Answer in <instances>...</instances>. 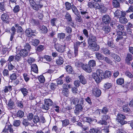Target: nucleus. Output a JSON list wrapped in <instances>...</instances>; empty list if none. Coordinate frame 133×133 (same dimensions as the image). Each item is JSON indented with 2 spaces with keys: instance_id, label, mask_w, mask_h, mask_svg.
<instances>
[{
  "instance_id": "obj_1",
  "label": "nucleus",
  "mask_w": 133,
  "mask_h": 133,
  "mask_svg": "<svg viewBox=\"0 0 133 133\" xmlns=\"http://www.w3.org/2000/svg\"><path fill=\"white\" fill-rule=\"evenodd\" d=\"M88 38L87 41L89 49L93 52L98 51L99 47L96 43V37L92 34H90Z\"/></svg>"
},
{
  "instance_id": "obj_2",
  "label": "nucleus",
  "mask_w": 133,
  "mask_h": 133,
  "mask_svg": "<svg viewBox=\"0 0 133 133\" xmlns=\"http://www.w3.org/2000/svg\"><path fill=\"white\" fill-rule=\"evenodd\" d=\"M102 70L97 69L96 72H94L92 74L93 78L95 79V81L97 83H99L103 79L102 75L103 74Z\"/></svg>"
},
{
  "instance_id": "obj_3",
  "label": "nucleus",
  "mask_w": 133,
  "mask_h": 133,
  "mask_svg": "<svg viewBox=\"0 0 133 133\" xmlns=\"http://www.w3.org/2000/svg\"><path fill=\"white\" fill-rule=\"evenodd\" d=\"M84 99L83 97L80 98L79 103L77 104L75 106L74 112L75 114H78L82 111L84 105Z\"/></svg>"
},
{
  "instance_id": "obj_4",
  "label": "nucleus",
  "mask_w": 133,
  "mask_h": 133,
  "mask_svg": "<svg viewBox=\"0 0 133 133\" xmlns=\"http://www.w3.org/2000/svg\"><path fill=\"white\" fill-rule=\"evenodd\" d=\"M125 118V116L124 115L119 113L117 115L118 121L122 125H124L127 123V122L124 120Z\"/></svg>"
},
{
  "instance_id": "obj_5",
  "label": "nucleus",
  "mask_w": 133,
  "mask_h": 133,
  "mask_svg": "<svg viewBox=\"0 0 133 133\" xmlns=\"http://www.w3.org/2000/svg\"><path fill=\"white\" fill-rule=\"evenodd\" d=\"M92 93L95 96L99 97L101 95V91L98 87L95 86L92 89Z\"/></svg>"
},
{
  "instance_id": "obj_6",
  "label": "nucleus",
  "mask_w": 133,
  "mask_h": 133,
  "mask_svg": "<svg viewBox=\"0 0 133 133\" xmlns=\"http://www.w3.org/2000/svg\"><path fill=\"white\" fill-rule=\"evenodd\" d=\"M116 27L115 26L114 28H116V30L117 33H121V34L126 35V33L124 29V25H116Z\"/></svg>"
},
{
  "instance_id": "obj_7",
  "label": "nucleus",
  "mask_w": 133,
  "mask_h": 133,
  "mask_svg": "<svg viewBox=\"0 0 133 133\" xmlns=\"http://www.w3.org/2000/svg\"><path fill=\"white\" fill-rule=\"evenodd\" d=\"M82 68L85 72L90 73L92 71V69L90 66L88 64H84L82 63L80 64Z\"/></svg>"
},
{
  "instance_id": "obj_8",
  "label": "nucleus",
  "mask_w": 133,
  "mask_h": 133,
  "mask_svg": "<svg viewBox=\"0 0 133 133\" xmlns=\"http://www.w3.org/2000/svg\"><path fill=\"white\" fill-rule=\"evenodd\" d=\"M67 85L64 84L63 85V88L62 89V93L63 95L66 97H68L69 94V90L67 88Z\"/></svg>"
},
{
  "instance_id": "obj_9",
  "label": "nucleus",
  "mask_w": 133,
  "mask_h": 133,
  "mask_svg": "<svg viewBox=\"0 0 133 133\" xmlns=\"http://www.w3.org/2000/svg\"><path fill=\"white\" fill-rule=\"evenodd\" d=\"M96 111L98 112L99 115L100 116L101 112L103 114H106L109 111V109L107 107H104L102 109H97Z\"/></svg>"
},
{
  "instance_id": "obj_10",
  "label": "nucleus",
  "mask_w": 133,
  "mask_h": 133,
  "mask_svg": "<svg viewBox=\"0 0 133 133\" xmlns=\"http://www.w3.org/2000/svg\"><path fill=\"white\" fill-rule=\"evenodd\" d=\"M126 35H124V34L120 33H117V38L116 39V41L118 42L120 40L124 39L123 42H125L126 39L127 38L126 37H124L123 36H125Z\"/></svg>"
},
{
  "instance_id": "obj_11",
  "label": "nucleus",
  "mask_w": 133,
  "mask_h": 133,
  "mask_svg": "<svg viewBox=\"0 0 133 133\" xmlns=\"http://www.w3.org/2000/svg\"><path fill=\"white\" fill-rule=\"evenodd\" d=\"M102 75L103 79L110 78L111 76L112 73L110 71L107 70L104 72L103 71Z\"/></svg>"
},
{
  "instance_id": "obj_12",
  "label": "nucleus",
  "mask_w": 133,
  "mask_h": 133,
  "mask_svg": "<svg viewBox=\"0 0 133 133\" xmlns=\"http://www.w3.org/2000/svg\"><path fill=\"white\" fill-rule=\"evenodd\" d=\"M96 9H99L102 13L105 12L107 10V8L102 5H100L98 3H96Z\"/></svg>"
},
{
  "instance_id": "obj_13",
  "label": "nucleus",
  "mask_w": 133,
  "mask_h": 133,
  "mask_svg": "<svg viewBox=\"0 0 133 133\" xmlns=\"http://www.w3.org/2000/svg\"><path fill=\"white\" fill-rule=\"evenodd\" d=\"M65 17L66 19L69 23V24H70L71 25L74 24V23L72 20L71 16L68 12H67L66 13L65 15Z\"/></svg>"
},
{
  "instance_id": "obj_14",
  "label": "nucleus",
  "mask_w": 133,
  "mask_h": 133,
  "mask_svg": "<svg viewBox=\"0 0 133 133\" xmlns=\"http://www.w3.org/2000/svg\"><path fill=\"white\" fill-rule=\"evenodd\" d=\"M123 111L125 113H128L129 114H131V111L128 105H123L122 106Z\"/></svg>"
},
{
  "instance_id": "obj_15",
  "label": "nucleus",
  "mask_w": 133,
  "mask_h": 133,
  "mask_svg": "<svg viewBox=\"0 0 133 133\" xmlns=\"http://www.w3.org/2000/svg\"><path fill=\"white\" fill-rule=\"evenodd\" d=\"M132 59V55L130 54H128L125 59V62L128 65H129L131 64L130 62L131 61Z\"/></svg>"
},
{
  "instance_id": "obj_16",
  "label": "nucleus",
  "mask_w": 133,
  "mask_h": 133,
  "mask_svg": "<svg viewBox=\"0 0 133 133\" xmlns=\"http://www.w3.org/2000/svg\"><path fill=\"white\" fill-rule=\"evenodd\" d=\"M1 18L4 22L7 23L9 20V16L7 14L4 13L1 16Z\"/></svg>"
},
{
  "instance_id": "obj_17",
  "label": "nucleus",
  "mask_w": 133,
  "mask_h": 133,
  "mask_svg": "<svg viewBox=\"0 0 133 133\" xmlns=\"http://www.w3.org/2000/svg\"><path fill=\"white\" fill-rule=\"evenodd\" d=\"M103 21L105 24H108L110 21V17L108 15H105L103 17Z\"/></svg>"
},
{
  "instance_id": "obj_18",
  "label": "nucleus",
  "mask_w": 133,
  "mask_h": 133,
  "mask_svg": "<svg viewBox=\"0 0 133 133\" xmlns=\"http://www.w3.org/2000/svg\"><path fill=\"white\" fill-rule=\"evenodd\" d=\"M35 31L32 30L30 28L27 29L25 31L26 35L28 37H31L33 33H35Z\"/></svg>"
},
{
  "instance_id": "obj_19",
  "label": "nucleus",
  "mask_w": 133,
  "mask_h": 133,
  "mask_svg": "<svg viewBox=\"0 0 133 133\" xmlns=\"http://www.w3.org/2000/svg\"><path fill=\"white\" fill-rule=\"evenodd\" d=\"M79 82L83 84L84 85L87 83V81L84 76L82 75L78 76Z\"/></svg>"
},
{
  "instance_id": "obj_20",
  "label": "nucleus",
  "mask_w": 133,
  "mask_h": 133,
  "mask_svg": "<svg viewBox=\"0 0 133 133\" xmlns=\"http://www.w3.org/2000/svg\"><path fill=\"white\" fill-rule=\"evenodd\" d=\"M65 69L67 72L69 74H73L74 73V70L72 66L70 65L66 66L65 67Z\"/></svg>"
},
{
  "instance_id": "obj_21",
  "label": "nucleus",
  "mask_w": 133,
  "mask_h": 133,
  "mask_svg": "<svg viewBox=\"0 0 133 133\" xmlns=\"http://www.w3.org/2000/svg\"><path fill=\"white\" fill-rule=\"evenodd\" d=\"M113 41L114 40L112 38H109L107 43L108 45L111 48H114L115 46V45Z\"/></svg>"
},
{
  "instance_id": "obj_22",
  "label": "nucleus",
  "mask_w": 133,
  "mask_h": 133,
  "mask_svg": "<svg viewBox=\"0 0 133 133\" xmlns=\"http://www.w3.org/2000/svg\"><path fill=\"white\" fill-rule=\"evenodd\" d=\"M102 29L105 33L108 34L110 31L111 28L109 25H104Z\"/></svg>"
},
{
  "instance_id": "obj_23",
  "label": "nucleus",
  "mask_w": 133,
  "mask_h": 133,
  "mask_svg": "<svg viewBox=\"0 0 133 133\" xmlns=\"http://www.w3.org/2000/svg\"><path fill=\"white\" fill-rule=\"evenodd\" d=\"M28 51L24 49H21L20 52L19 54L21 56L24 57L26 56L28 54Z\"/></svg>"
},
{
  "instance_id": "obj_24",
  "label": "nucleus",
  "mask_w": 133,
  "mask_h": 133,
  "mask_svg": "<svg viewBox=\"0 0 133 133\" xmlns=\"http://www.w3.org/2000/svg\"><path fill=\"white\" fill-rule=\"evenodd\" d=\"M121 0H113L112 2V5L115 8H118L120 6V3L119 2Z\"/></svg>"
},
{
  "instance_id": "obj_25",
  "label": "nucleus",
  "mask_w": 133,
  "mask_h": 133,
  "mask_svg": "<svg viewBox=\"0 0 133 133\" xmlns=\"http://www.w3.org/2000/svg\"><path fill=\"white\" fill-rule=\"evenodd\" d=\"M8 108L10 109L14 108V103L11 99H10L9 101L8 102Z\"/></svg>"
},
{
  "instance_id": "obj_26",
  "label": "nucleus",
  "mask_w": 133,
  "mask_h": 133,
  "mask_svg": "<svg viewBox=\"0 0 133 133\" xmlns=\"http://www.w3.org/2000/svg\"><path fill=\"white\" fill-rule=\"evenodd\" d=\"M44 103L49 107L51 106L53 104L52 101L50 99H45L44 100Z\"/></svg>"
},
{
  "instance_id": "obj_27",
  "label": "nucleus",
  "mask_w": 133,
  "mask_h": 133,
  "mask_svg": "<svg viewBox=\"0 0 133 133\" xmlns=\"http://www.w3.org/2000/svg\"><path fill=\"white\" fill-rule=\"evenodd\" d=\"M111 57L116 61L119 62L121 60L120 57L118 55L114 53H112L111 55Z\"/></svg>"
},
{
  "instance_id": "obj_28",
  "label": "nucleus",
  "mask_w": 133,
  "mask_h": 133,
  "mask_svg": "<svg viewBox=\"0 0 133 133\" xmlns=\"http://www.w3.org/2000/svg\"><path fill=\"white\" fill-rule=\"evenodd\" d=\"M89 131L90 133H102L101 130L98 128L91 129Z\"/></svg>"
},
{
  "instance_id": "obj_29",
  "label": "nucleus",
  "mask_w": 133,
  "mask_h": 133,
  "mask_svg": "<svg viewBox=\"0 0 133 133\" xmlns=\"http://www.w3.org/2000/svg\"><path fill=\"white\" fill-rule=\"evenodd\" d=\"M119 22L122 24H125L128 22V20L125 17L122 16L119 18Z\"/></svg>"
},
{
  "instance_id": "obj_30",
  "label": "nucleus",
  "mask_w": 133,
  "mask_h": 133,
  "mask_svg": "<svg viewBox=\"0 0 133 133\" xmlns=\"http://www.w3.org/2000/svg\"><path fill=\"white\" fill-rule=\"evenodd\" d=\"M31 70L36 73L38 72V67L36 64H34L31 66Z\"/></svg>"
},
{
  "instance_id": "obj_31",
  "label": "nucleus",
  "mask_w": 133,
  "mask_h": 133,
  "mask_svg": "<svg viewBox=\"0 0 133 133\" xmlns=\"http://www.w3.org/2000/svg\"><path fill=\"white\" fill-rule=\"evenodd\" d=\"M112 84L108 82H107L104 84V88L105 90L111 88L112 87Z\"/></svg>"
},
{
  "instance_id": "obj_32",
  "label": "nucleus",
  "mask_w": 133,
  "mask_h": 133,
  "mask_svg": "<svg viewBox=\"0 0 133 133\" xmlns=\"http://www.w3.org/2000/svg\"><path fill=\"white\" fill-rule=\"evenodd\" d=\"M40 32L42 33H46L48 29L47 28L45 25H42L40 27Z\"/></svg>"
},
{
  "instance_id": "obj_33",
  "label": "nucleus",
  "mask_w": 133,
  "mask_h": 133,
  "mask_svg": "<svg viewBox=\"0 0 133 133\" xmlns=\"http://www.w3.org/2000/svg\"><path fill=\"white\" fill-rule=\"evenodd\" d=\"M95 55L96 58L98 59L102 60L104 59L103 56L101 53L97 52Z\"/></svg>"
},
{
  "instance_id": "obj_34",
  "label": "nucleus",
  "mask_w": 133,
  "mask_h": 133,
  "mask_svg": "<svg viewBox=\"0 0 133 133\" xmlns=\"http://www.w3.org/2000/svg\"><path fill=\"white\" fill-rule=\"evenodd\" d=\"M96 64L95 61L94 60H91L89 61L88 64V65L91 67L95 66Z\"/></svg>"
},
{
  "instance_id": "obj_35",
  "label": "nucleus",
  "mask_w": 133,
  "mask_h": 133,
  "mask_svg": "<svg viewBox=\"0 0 133 133\" xmlns=\"http://www.w3.org/2000/svg\"><path fill=\"white\" fill-rule=\"evenodd\" d=\"M71 9L72 11L75 14L77 15L78 14V12L76 6L74 5H72V6Z\"/></svg>"
},
{
  "instance_id": "obj_36",
  "label": "nucleus",
  "mask_w": 133,
  "mask_h": 133,
  "mask_svg": "<svg viewBox=\"0 0 133 133\" xmlns=\"http://www.w3.org/2000/svg\"><path fill=\"white\" fill-rule=\"evenodd\" d=\"M101 52H103L105 54L108 55L110 54V52L109 49L104 48L101 49Z\"/></svg>"
},
{
  "instance_id": "obj_37",
  "label": "nucleus",
  "mask_w": 133,
  "mask_h": 133,
  "mask_svg": "<svg viewBox=\"0 0 133 133\" xmlns=\"http://www.w3.org/2000/svg\"><path fill=\"white\" fill-rule=\"evenodd\" d=\"M21 91L24 96H26L28 93V90L25 88H22L21 89Z\"/></svg>"
},
{
  "instance_id": "obj_38",
  "label": "nucleus",
  "mask_w": 133,
  "mask_h": 133,
  "mask_svg": "<svg viewBox=\"0 0 133 133\" xmlns=\"http://www.w3.org/2000/svg\"><path fill=\"white\" fill-rule=\"evenodd\" d=\"M38 79L39 82L41 83H43L45 81V78L42 75H41L39 76Z\"/></svg>"
},
{
  "instance_id": "obj_39",
  "label": "nucleus",
  "mask_w": 133,
  "mask_h": 133,
  "mask_svg": "<svg viewBox=\"0 0 133 133\" xmlns=\"http://www.w3.org/2000/svg\"><path fill=\"white\" fill-rule=\"evenodd\" d=\"M83 119L84 121L89 123H91L93 121V120L91 118L88 117H87L83 116Z\"/></svg>"
},
{
  "instance_id": "obj_40",
  "label": "nucleus",
  "mask_w": 133,
  "mask_h": 133,
  "mask_svg": "<svg viewBox=\"0 0 133 133\" xmlns=\"http://www.w3.org/2000/svg\"><path fill=\"white\" fill-rule=\"evenodd\" d=\"M24 79L26 82H27L29 81L30 80V77L27 73H24L23 75Z\"/></svg>"
},
{
  "instance_id": "obj_41",
  "label": "nucleus",
  "mask_w": 133,
  "mask_h": 133,
  "mask_svg": "<svg viewBox=\"0 0 133 133\" xmlns=\"http://www.w3.org/2000/svg\"><path fill=\"white\" fill-rule=\"evenodd\" d=\"M12 90V86L9 85L5 86L4 89V91L5 93L8 92L9 91H10Z\"/></svg>"
},
{
  "instance_id": "obj_42",
  "label": "nucleus",
  "mask_w": 133,
  "mask_h": 133,
  "mask_svg": "<svg viewBox=\"0 0 133 133\" xmlns=\"http://www.w3.org/2000/svg\"><path fill=\"white\" fill-rule=\"evenodd\" d=\"M40 121L39 118L37 115H35L33 119V122L35 123H36Z\"/></svg>"
},
{
  "instance_id": "obj_43",
  "label": "nucleus",
  "mask_w": 133,
  "mask_h": 133,
  "mask_svg": "<svg viewBox=\"0 0 133 133\" xmlns=\"http://www.w3.org/2000/svg\"><path fill=\"white\" fill-rule=\"evenodd\" d=\"M65 45H61L59 47V52H63L65 50Z\"/></svg>"
},
{
  "instance_id": "obj_44",
  "label": "nucleus",
  "mask_w": 133,
  "mask_h": 133,
  "mask_svg": "<svg viewBox=\"0 0 133 133\" xmlns=\"http://www.w3.org/2000/svg\"><path fill=\"white\" fill-rule=\"evenodd\" d=\"M80 101V98L79 99L78 98H75L72 99V102L75 105L77 103H79Z\"/></svg>"
},
{
  "instance_id": "obj_45",
  "label": "nucleus",
  "mask_w": 133,
  "mask_h": 133,
  "mask_svg": "<svg viewBox=\"0 0 133 133\" xmlns=\"http://www.w3.org/2000/svg\"><path fill=\"white\" fill-rule=\"evenodd\" d=\"M124 82V80L123 78H119L116 81V83L118 84L122 85Z\"/></svg>"
},
{
  "instance_id": "obj_46",
  "label": "nucleus",
  "mask_w": 133,
  "mask_h": 133,
  "mask_svg": "<svg viewBox=\"0 0 133 133\" xmlns=\"http://www.w3.org/2000/svg\"><path fill=\"white\" fill-rule=\"evenodd\" d=\"M110 117L109 115L105 114L103 115L102 116V118L103 119L105 120L107 122L108 120L110 119Z\"/></svg>"
},
{
  "instance_id": "obj_47",
  "label": "nucleus",
  "mask_w": 133,
  "mask_h": 133,
  "mask_svg": "<svg viewBox=\"0 0 133 133\" xmlns=\"http://www.w3.org/2000/svg\"><path fill=\"white\" fill-rule=\"evenodd\" d=\"M96 3H94L93 2H90L88 3V5L89 7L90 8H96V5L95 4Z\"/></svg>"
},
{
  "instance_id": "obj_48",
  "label": "nucleus",
  "mask_w": 133,
  "mask_h": 133,
  "mask_svg": "<svg viewBox=\"0 0 133 133\" xmlns=\"http://www.w3.org/2000/svg\"><path fill=\"white\" fill-rule=\"evenodd\" d=\"M24 112L21 110L19 111L17 113V116L18 117L22 118L24 115Z\"/></svg>"
},
{
  "instance_id": "obj_49",
  "label": "nucleus",
  "mask_w": 133,
  "mask_h": 133,
  "mask_svg": "<svg viewBox=\"0 0 133 133\" xmlns=\"http://www.w3.org/2000/svg\"><path fill=\"white\" fill-rule=\"evenodd\" d=\"M12 127L13 126L8 122V130L11 133H15L14 130L12 128Z\"/></svg>"
},
{
  "instance_id": "obj_50",
  "label": "nucleus",
  "mask_w": 133,
  "mask_h": 133,
  "mask_svg": "<svg viewBox=\"0 0 133 133\" xmlns=\"http://www.w3.org/2000/svg\"><path fill=\"white\" fill-rule=\"evenodd\" d=\"M65 5L66 9L67 10H69L72 7V5H71V4L68 2H66Z\"/></svg>"
},
{
  "instance_id": "obj_51",
  "label": "nucleus",
  "mask_w": 133,
  "mask_h": 133,
  "mask_svg": "<svg viewBox=\"0 0 133 133\" xmlns=\"http://www.w3.org/2000/svg\"><path fill=\"white\" fill-rule=\"evenodd\" d=\"M57 41V39L56 38H54L53 40V43H54V46L56 50L57 51H58V45Z\"/></svg>"
},
{
  "instance_id": "obj_52",
  "label": "nucleus",
  "mask_w": 133,
  "mask_h": 133,
  "mask_svg": "<svg viewBox=\"0 0 133 133\" xmlns=\"http://www.w3.org/2000/svg\"><path fill=\"white\" fill-rule=\"evenodd\" d=\"M125 75L130 78H132L133 75L131 73L129 70H127L125 72Z\"/></svg>"
},
{
  "instance_id": "obj_53",
  "label": "nucleus",
  "mask_w": 133,
  "mask_h": 133,
  "mask_svg": "<svg viewBox=\"0 0 133 133\" xmlns=\"http://www.w3.org/2000/svg\"><path fill=\"white\" fill-rule=\"evenodd\" d=\"M99 123L102 125H107V121L102 118L99 121Z\"/></svg>"
},
{
  "instance_id": "obj_54",
  "label": "nucleus",
  "mask_w": 133,
  "mask_h": 133,
  "mask_svg": "<svg viewBox=\"0 0 133 133\" xmlns=\"http://www.w3.org/2000/svg\"><path fill=\"white\" fill-rule=\"evenodd\" d=\"M5 8L3 2L0 3V11H3L5 10Z\"/></svg>"
},
{
  "instance_id": "obj_55",
  "label": "nucleus",
  "mask_w": 133,
  "mask_h": 133,
  "mask_svg": "<svg viewBox=\"0 0 133 133\" xmlns=\"http://www.w3.org/2000/svg\"><path fill=\"white\" fill-rule=\"evenodd\" d=\"M63 126H66L69 124V121L68 119H65L62 121Z\"/></svg>"
},
{
  "instance_id": "obj_56",
  "label": "nucleus",
  "mask_w": 133,
  "mask_h": 133,
  "mask_svg": "<svg viewBox=\"0 0 133 133\" xmlns=\"http://www.w3.org/2000/svg\"><path fill=\"white\" fill-rule=\"evenodd\" d=\"M128 26L126 27L127 32L128 34H131L132 33V32L131 29H130V28L132 27L133 25H130V26H129V25Z\"/></svg>"
},
{
  "instance_id": "obj_57",
  "label": "nucleus",
  "mask_w": 133,
  "mask_h": 133,
  "mask_svg": "<svg viewBox=\"0 0 133 133\" xmlns=\"http://www.w3.org/2000/svg\"><path fill=\"white\" fill-rule=\"evenodd\" d=\"M122 13V11L120 10H117L114 13V14L115 16L118 17H119L121 15Z\"/></svg>"
},
{
  "instance_id": "obj_58",
  "label": "nucleus",
  "mask_w": 133,
  "mask_h": 133,
  "mask_svg": "<svg viewBox=\"0 0 133 133\" xmlns=\"http://www.w3.org/2000/svg\"><path fill=\"white\" fill-rule=\"evenodd\" d=\"M67 54L68 57L70 58L74 57L73 52L70 49L68 51Z\"/></svg>"
},
{
  "instance_id": "obj_59",
  "label": "nucleus",
  "mask_w": 133,
  "mask_h": 133,
  "mask_svg": "<svg viewBox=\"0 0 133 133\" xmlns=\"http://www.w3.org/2000/svg\"><path fill=\"white\" fill-rule=\"evenodd\" d=\"M44 46L42 45H41L38 46L37 48V51L38 52L41 51L44 49Z\"/></svg>"
},
{
  "instance_id": "obj_60",
  "label": "nucleus",
  "mask_w": 133,
  "mask_h": 133,
  "mask_svg": "<svg viewBox=\"0 0 133 133\" xmlns=\"http://www.w3.org/2000/svg\"><path fill=\"white\" fill-rule=\"evenodd\" d=\"M77 16L75 18L76 21L79 23L82 22V20L81 16H77Z\"/></svg>"
},
{
  "instance_id": "obj_61",
  "label": "nucleus",
  "mask_w": 133,
  "mask_h": 133,
  "mask_svg": "<svg viewBox=\"0 0 133 133\" xmlns=\"http://www.w3.org/2000/svg\"><path fill=\"white\" fill-rule=\"evenodd\" d=\"M3 76H9L8 70L7 69H4L3 71Z\"/></svg>"
},
{
  "instance_id": "obj_62",
  "label": "nucleus",
  "mask_w": 133,
  "mask_h": 133,
  "mask_svg": "<svg viewBox=\"0 0 133 133\" xmlns=\"http://www.w3.org/2000/svg\"><path fill=\"white\" fill-rule=\"evenodd\" d=\"M20 7L19 5H16L14 8L13 11L15 13L18 12L20 10Z\"/></svg>"
},
{
  "instance_id": "obj_63",
  "label": "nucleus",
  "mask_w": 133,
  "mask_h": 133,
  "mask_svg": "<svg viewBox=\"0 0 133 133\" xmlns=\"http://www.w3.org/2000/svg\"><path fill=\"white\" fill-rule=\"evenodd\" d=\"M104 59L105 62L109 64H111L112 62V61L108 57H105Z\"/></svg>"
},
{
  "instance_id": "obj_64",
  "label": "nucleus",
  "mask_w": 133,
  "mask_h": 133,
  "mask_svg": "<svg viewBox=\"0 0 133 133\" xmlns=\"http://www.w3.org/2000/svg\"><path fill=\"white\" fill-rule=\"evenodd\" d=\"M39 42V40L37 39H35L32 42V44L35 46H37Z\"/></svg>"
}]
</instances>
